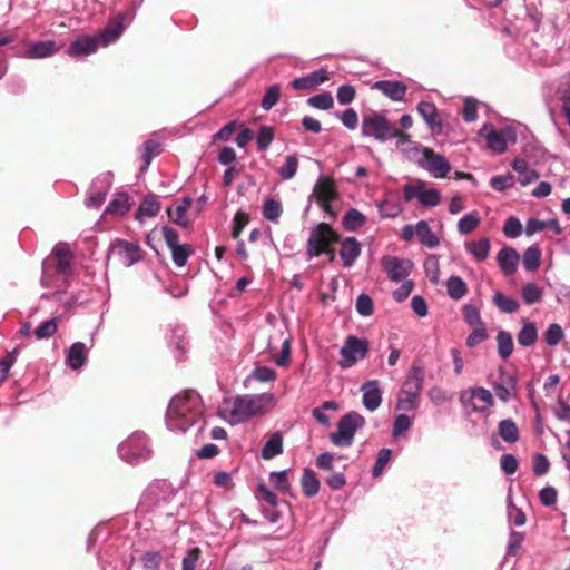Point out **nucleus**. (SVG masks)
Wrapping results in <instances>:
<instances>
[{"label":"nucleus","instance_id":"nucleus-39","mask_svg":"<svg viewBox=\"0 0 570 570\" xmlns=\"http://www.w3.org/2000/svg\"><path fill=\"white\" fill-rule=\"evenodd\" d=\"M498 354L502 360H507L513 352L512 335L507 331H499L497 334Z\"/></svg>","mask_w":570,"mask_h":570},{"label":"nucleus","instance_id":"nucleus-46","mask_svg":"<svg viewBox=\"0 0 570 570\" xmlns=\"http://www.w3.org/2000/svg\"><path fill=\"white\" fill-rule=\"evenodd\" d=\"M297 168H298V158L296 155H289L285 158V161L284 164L278 168V175L284 179V180H289L292 179L296 173H297Z\"/></svg>","mask_w":570,"mask_h":570},{"label":"nucleus","instance_id":"nucleus-41","mask_svg":"<svg viewBox=\"0 0 570 570\" xmlns=\"http://www.w3.org/2000/svg\"><path fill=\"white\" fill-rule=\"evenodd\" d=\"M160 145L158 141L149 139L146 140L142 145L141 160L142 164L140 166L141 171H146L153 160L159 154Z\"/></svg>","mask_w":570,"mask_h":570},{"label":"nucleus","instance_id":"nucleus-15","mask_svg":"<svg viewBox=\"0 0 570 570\" xmlns=\"http://www.w3.org/2000/svg\"><path fill=\"white\" fill-rule=\"evenodd\" d=\"M112 184V174L104 173L96 177L89 188L85 205L89 208H98L106 200L107 193Z\"/></svg>","mask_w":570,"mask_h":570},{"label":"nucleus","instance_id":"nucleus-16","mask_svg":"<svg viewBox=\"0 0 570 570\" xmlns=\"http://www.w3.org/2000/svg\"><path fill=\"white\" fill-rule=\"evenodd\" d=\"M479 135L485 139L488 148L497 154H502L507 150L508 138L514 140V135L511 130H494L490 124H484L479 130Z\"/></svg>","mask_w":570,"mask_h":570},{"label":"nucleus","instance_id":"nucleus-10","mask_svg":"<svg viewBox=\"0 0 570 570\" xmlns=\"http://www.w3.org/2000/svg\"><path fill=\"white\" fill-rule=\"evenodd\" d=\"M174 489L166 481L151 483L144 492L139 508L141 511H149L156 507L170 501L174 498Z\"/></svg>","mask_w":570,"mask_h":570},{"label":"nucleus","instance_id":"nucleus-61","mask_svg":"<svg viewBox=\"0 0 570 570\" xmlns=\"http://www.w3.org/2000/svg\"><path fill=\"white\" fill-rule=\"evenodd\" d=\"M514 185V177L510 174L493 176L490 179V186L497 191H504Z\"/></svg>","mask_w":570,"mask_h":570},{"label":"nucleus","instance_id":"nucleus-57","mask_svg":"<svg viewBox=\"0 0 570 570\" xmlns=\"http://www.w3.org/2000/svg\"><path fill=\"white\" fill-rule=\"evenodd\" d=\"M163 556L158 551H147L141 557V563L145 570H159Z\"/></svg>","mask_w":570,"mask_h":570},{"label":"nucleus","instance_id":"nucleus-62","mask_svg":"<svg viewBox=\"0 0 570 570\" xmlns=\"http://www.w3.org/2000/svg\"><path fill=\"white\" fill-rule=\"evenodd\" d=\"M169 343L175 345L179 355H183L186 351L185 330L180 326L174 327Z\"/></svg>","mask_w":570,"mask_h":570},{"label":"nucleus","instance_id":"nucleus-44","mask_svg":"<svg viewBox=\"0 0 570 570\" xmlns=\"http://www.w3.org/2000/svg\"><path fill=\"white\" fill-rule=\"evenodd\" d=\"M59 317H52L39 324L35 330V336L37 340H46L51 337L58 330Z\"/></svg>","mask_w":570,"mask_h":570},{"label":"nucleus","instance_id":"nucleus-35","mask_svg":"<svg viewBox=\"0 0 570 570\" xmlns=\"http://www.w3.org/2000/svg\"><path fill=\"white\" fill-rule=\"evenodd\" d=\"M302 491L305 497L313 498L318 493L320 481L311 469H305L301 479Z\"/></svg>","mask_w":570,"mask_h":570},{"label":"nucleus","instance_id":"nucleus-9","mask_svg":"<svg viewBox=\"0 0 570 570\" xmlns=\"http://www.w3.org/2000/svg\"><path fill=\"white\" fill-rule=\"evenodd\" d=\"M368 352V342L355 335H348L340 350L341 358L338 364L342 368H350L358 361L366 357Z\"/></svg>","mask_w":570,"mask_h":570},{"label":"nucleus","instance_id":"nucleus-45","mask_svg":"<svg viewBox=\"0 0 570 570\" xmlns=\"http://www.w3.org/2000/svg\"><path fill=\"white\" fill-rule=\"evenodd\" d=\"M169 249L171 252L173 262L178 267L185 266L189 256L193 253V248L188 244H180Z\"/></svg>","mask_w":570,"mask_h":570},{"label":"nucleus","instance_id":"nucleus-36","mask_svg":"<svg viewBox=\"0 0 570 570\" xmlns=\"http://www.w3.org/2000/svg\"><path fill=\"white\" fill-rule=\"evenodd\" d=\"M465 248L476 261L482 262L489 256L490 240L484 237L478 242H468Z\"/></svg>","mask_w":570,"mask_h":570},{"label":"nucleus","instance_id":"nucleus-2","mask_svg":"<svg viewBox=\"0 0 570 570\" xmlns=\"http://www.w3.org/2000/svg\"><path fill=\"white\" fill-rule=\"evenodd\" d=\"M275 405L273 393L246 394L237 396L225 407L226 420L230 424H239L249 419L263 415Z\"/></svg>","mask_w":570,"mask_h":570},{"label":"nucleus","instance_id":"nucleus-33","mask_svg":"<svg viewBox=\"0 0 570 570\" xmlns=\"http://www.w3.org/2000/svg\"><path fill=\"white\" fill-rule=\"evenodd\" d=\"M124 24L120 19L111 21L107 24L105 30L100 35H96L99 38L101 47H106L109 43L116 41L124 32Z\"/></svg>","mask_w":570,"mask_h":570},{"label":"nucleus","instance_id":"nucleus-58","mask_svg":"<svg viewBox=\"0 0 570 570\" xmlns=\"http://www.w3.org/2000/svg\"><path fill=\"white\" fill-rule=\"evenodd\" d=\"M412 425V420L404 413H400L395 416L392 428V435L394 438L400 436L406 432Z\"/></svg>","mask_w":570,"mask_h":570},{"label":"nucleus","instance_id":"nucleus-23","mask_svg":"<svg viewBox=\"0 0 570 570\" xmlns=\"http://www.w3.org/2000/svg\"><path fill=\"white\" fill-rule=\"evenodd\" d=\"M417 112L424 119L431 131L440 134L442 131V121L440 114L433 102L421 101L417 107Z\"/></svg>","mask_w":570,"mask_h":570},{"label":"nucleus","instance_id":"nucleus-59","mask_svg":"<svg viewBox=\"0 0 570 570\" xmlns=\"http://www.w3.org/2000/svg\"><path fill=\"white\" fill-rule=\"evenodd\" d=\"M269 481L273 487L281 492H287L289 490L286 470L271 472Z\"/></svg>","mask_w":570,"mask_h":570},{"label":"nucleus","instance_id":"nucleus-30","mask_svg":"<svg viewBox=\"0 0 570 570\" xmlns=\"http://www.w3.org/2000/svg\"><path fill=\"white\" fill-rule=\"evenodd\" d=\"M130 209L129 197L125 193H117L104 212V216H124Z\"/></svg>","mask_w":570,"mask_h":570},{"label":"nucleus","instance_id":"nucleus-11","mask_svg":"<svg viewBox=\"0 0 570 570\" xmlns=\"http://www.w3.org/2000/svg\"><path fill=\"white\" fill-rule=\"evenodd\" d=\"M403 197L405 202L417 199L425 207H435L441 200L440 191L435 188H426L425 183L421 180L404 185Z\"/></svg>","mask_w":570,"mask_h":570},{"label":"nucleus","instance_id":"nucleus-18","mask_svg":"<svg viewBox=\"0 0 570 570\" xmlns=\"http://www.w3.org/2000/svg\"><path fill=\"white\" fill-rule=\"evenodd\" d=\"M119 261L127 267L136 264L141 259L140 246L124 239H118L110 248Z\"/></svg>","mask_w":570,"mask_h":570},{"label":"nucleus","instance_id":"nucleus-31","mask_svg":"<svg viewBox=\"0 0 570 570\" xmlns=\"http://www.w3.org/2000/svg\"><path fill=\"white\" fill-rule=\"evenodd\" d=\"M160 210V203L155 195H147L140 203L136 218L142 220L144 218H151L158 215Z\"/></svg>","mask_w":570,"mask_h":570},{"label":"nucleus","instance_id":"nucleus-50","mask_svg":"<svg viewBox=\"0 0 570 570\" xmlns=\"http://www.w3.org/2000/svg\"><path fill=\"white\" fill-rule=\"evenodd\" d=\"M187 212L184 207H179L178 205L175 207L167 208V215L176 225L188 228L191 225V222L187 217Z\"/></svg>","mask_w":570,"mask_h":570},{"label":"nucleus","instance_id":"nucleus-37","mask_svg":"<svg viewBox=\"0 0 570 570\" xmlns=\"http://www.w3.org/2000/svg\"><path fill=\"white\" fill-rule=\"evenodd\" d=\"M538 340L537 326L531 322H525L517 335V341L521 346H532Z\"/></svg>","mask_w":570,"mask_h":570},{"label":"nucleus","instance_id":"nucleus-43","mask_svg":"<svg viewBox=\"0 0 570 570\" xmlns=\"http://www.w3.org/2000/svg\"><path fill=\"white\" fill-rule=\"evenodd\" d=\"M493 303L501 312L504 313H514L520 307L517 299L507 296L501 292H495L493 294Z\"/></svg>","mask_w":570,"mask_h":570},{"label":"nucleus","instance_id":"nucleus-27","mask_svg":"<svg viewBox=\"0 0 570 570\" xmlns=\"http://www.w3.org/2000/svg\"><path fill=\"white\" fill-rule=\"evenodd\" d=\"M88 357V348L81 343H73L68 351L67 354V365L72 370H80Z\"/></svg>","mask_w":570,"mask_h":570},{"label":"nucleus","instance_id":"nucleus-64","mask_svg":"<svg viewBox=\"0 0 570 570\" xmlns=\"http://www.w3.org/2000/svg\"><path fill=\"white\" fill-rule=\"evenodd\" d=\"M522 233V225L517 217H510L503 225V234L509 238H517Z\"/></svg>","mask_w":570,"mask_h":570},{"label":"nucleus","instance_id":"nucleus-56","mask_svg":"<svg viewBox=\"0 0 570 570\" xmlns=\"http://www.w3.org/2000/svg\"><path fill=\"white\" fill-rule=\"evenodd\" d=\"M279 97V87L277 85L268 87L261 102L262 108L271 110L278 102Z\"/></svg>","mask_w":570,"mask_h":570},{"label":"nucleus","instance_id":"nucleus-13","mask_svg":"<svg viewBox=\"0 0 570 570\" xmlns=\"http://www.w3.org/2000/svg\"><path fill=\"white\" fill-rule=\"evenodd\" d=\"M72 262V253L67 246H56L49 257L42 263V284L48 286L47 277L51 266L55 264V271L58 274H67Z\"/></svg>","mask_w":570,"mask_h":570},{"label":"nucleus","instance_id":"nucleus-17","mask_svg":"<svg viewBox=\"0 0 570 570\" xmlns=\"http://www.w3.org/2000/svg\"><path fill=\"white\" fill-rule=\"evenodd\" d=\"M314 195L317 205L328 214H332L331 203L337 197L334 181L328 177H321L315 187Z\"/></svg>","mask_w":570,"mask_h":570},{"label":"nucleus","instance_id":"nucleus-38","mask_svg":"<svg viewBox=\"0 0 570 570\" xmlns=\"http://www.w3.org/2000/svg\"><path fill=\"white\" fill-rule=\"evenodd\" d=\"M498 433L508 443H515L519 440V429L511 419L499 422Z\"/></svg>","mask_w":570,"mask_h":570},{"label":"nucleus","instance_id":"nucleus-8","mask_svg":"<svg viewBox=\"0 0 570 570\" xmlns=\"http://www.w3.org/2000/svg\"><path fill=\"white\" fill-rule=\"evenodd\" d=\"M413 154L415 157V163L435 178H443L451 170V166L446 158L440 154L434 153L430 148L415 146Z\"/></svg>","mask_w":570,"mask_h":570},{"label":"nucleus","instance_id":"nucleus-63","mask_svg":"<svg viewBox=\"0 0 570 570\" xmlns=\"http://www.w3.org/2000/svg\"><path fill=\"white\" fill-rule=\"evenodd\" d=\"M273 139H274V131L271 127L262 126L258 129L256 142L261 150H266L269 147V145L272 144Z\"/></svg>","mask_w":570,"mask_h":570},{"label":"nucleus","instance_id":"nucleus-22","mask_svg":"<svg viewBox=\"0 0 570 570\" xmlns=\"http://www.w3.org/2000/svg\"><path fill=\"white\" fill-rule=\"evenodd\" d=\"M361 255V243L355 237H346L341 243L340 258L345 268L354 265Z\"/></svg>","mask_w":570,"mask_h":570},{"label":"nucleus","instance_id":"nucleus-19","mask_svg":"<svg viewBox=\"0 0 570 570\" xmlns=\"http://www.w3.org/2000/svg\"><path fill=\"white\" fill-rule=\"evenodd\" d=\"M100 46L99 38L96 35L83 36L73 40L66 52L75 59H82L96 52Z\"/></svg>","mask_w":570,"mask_h":570},{"label":"nucleus","instance_id":"nucleus-52","mask_svg":"<svg viewBox=\"0 0 570 570\" xmlns=\"http://www.w3.org/2000/svg\"><path fill=\"white\" fill-rule=\"evenodd\" d=\"M522 299L525 304H534L542 297V291L535 283H527L521 291Z\"/></svg>","mask_w":570,"mask_h":570},{"label":"nucleus","instance_id":"nucleus-26","mask_svg":"<svg viewBox=\"0 0 570 570\" xmlns=\"http://www.w3.org/2000/svg\"><path fill=\"white\" fill-rule=\"evenodd\" d=\"M327 79L328 77L326 69L321 68L308 73L307 76L294 79L291 85L295 90H306L316 88Z\"/></svg>","mask_w":570,"mask_h":570},{"label":"nucleus","instance_id":"nucleus-28","mask_svg":"<svg viewBox=\"0 0 570 570\" xmlns=\"http://www.w3.org/2000/svg\"><path fill=\"white\" fill-rule=\"evenodd\" d=\"M512 168L518 173V181L522 186H527L539 179L538 171L531 168L523 158H515L512 163Z\"/></svg>","mask_w":570,"mask_h":570},{"label":"nucleus","instance_id":"nucleus-6","mask_svg":"<svg viewBox=\"0 0 570 570\" xmlns=\"http://www.w3.org/2000/svg\"><path fill=\"white\" fill-rule=\"evenodd\" d=\"M361 131L364 137H373L381 142L392 139V136H399L396 128L391 126L385 115L377 111L363 115Z\"/></svg>","mask_w":570,"mask_h":570},{"label":"nucleus","instance_id":"nucleus-25","mask_svg":"<svg viewBox=\"0 0 570 570\" xmlns=\"http://www.w3.org/2000/svg\"><path fill=\"white\" fill-rule=\"evenodd\" d=\"M498 266L504 275H512L519 265L520 256L512 247L502 248L497 255Z\"/></svg>","mask_w":570,"mask_h":570},{"label":"nucleus","instance_id":"nucleus-12","mask_svg":"<svg viewBox=\"0 0 570 570\" xmlns=\"http://www.w3.org/2000/svg\"><path fill=\"white\" fill-rule=\"evenodd\" d=\"M381 266L393 283L404 282L413 269L412 261L392 255L382 256Z\"/></svg>","mask_w":570,"mask_h":570},{"label":"nucleus","instance_id":"nucleus-29","mask_svg":"<svg viewBox=\"0 0 570 570\" xmlns=\"http://www.w3.org/2000/svg\"><path fill=\"white\" fill-rule=\"evenodd\" d=\"M416 237L420 244L426 248H435L440 245V238L432 232L426 220L416 223Z\"/></svg>","mask_w":570,"mask_h":570},{"label":"nucleus","instance_id":"nucleus-5","mask_svg":"<svg viewBox=\"0 0 570 570\" xmlns=\"http://www.w3.org/2000/svg\"><path fill=\"white\" fill-rule=\"evenodd\" d=\"M365 425V419L357 412L344 414L337 423V430L330 434L332 443L338 448H348L354 442L357 430Z\"/></svg>","mask_w":570,"mask_h":570},{"label":"nucleus","instance_id":"nucleus-21","mask_svg":"<svg viewBox=\"0 0 570 570\" xmlns=\"http://www.w3.org/2000/svg\"><path fill=\"white\" fill-rule=\"evenodd\" d=\"M61 46L55 40H41L30 42L26 49L24 57L28 59H45L55 56Z\"/></svg>","mask_w":570,"mask_h":570},{"label":"nucleus","instance_id":"nucleus-32","mask_svg":"<svg viewBox=\"0 0 570 570\" xmlns=\"http://www.w3.org/2000/svg\"><path fill=\"white\" fill-rule=\"evenodd\" d=\"M282 453H283V435L281 432H275L265 442V444L261 451V456L264 460H271Z\"/></svg>","mask_w":570,"mask_h":570},{"label":"nucleus","instance_id":"nucleus-7","mask_svg":"<svg viewBox=\"0 0 570 570\" xmlns=\"http://www.w3.org/2000/svg\"><path fill=\"white\" fill-rule=\"evenodd\" d=\"M118 453L124 461L137 464L150 456L151 449L146 434L135 432L118 446Z\"/></svg>","mask_w":570,"mask_h":570},{"label":"nucleus","instance_id":"nucleus-3","mask_svg":"<svg viewBox=\"0 0 570 570\" xmlns=\"http://www.w3.org/2000/svg\"><path fill=\"white\" fill-rule=\"evenodd\" d=\"M424 371L420 366H413L399 392L395 410L400 412L416 411L420 405V395L423 389Z\"/></svg>","mask_w":570,"mask_h":570},{"label":"nucleus","instance_id":"nucleus-49","mask_svg":"<svg viewBox=\"0 0 570 570\" xmlns=\"http://www.w3.org/2000/svg\"><path fill=\"white\" fill-rule=\"evenodd\" d=\"M307 104L315 109L328 110L334 106V99L330 92H322L309 97Z\"/></svg>","mask_w":570,"mask_h":570},{"label":"nucleus","instance_id":"nucleus-34","mask_svg":"<svg viewBox=\"0 0 570 570\" xmlns=\"http://www.w3.org/2000/svg\"><path fill=\"white\" fill-rule=\"evenodd\" d=\"M365 223V215L355 208L348 209L342 218L343 228L347 232H356L364 226Z\"/></svg>","mask_w":570,"mask_h":570},{"label":"nucleus","instance_id":"nucleus-40","mask_svg":"<svg viewBox=\"0 0 570 570\" xmlns=\"http://www.w3.org/2000/svg\"><path fill=\"white\" fill-rule=\"evenodd\" d=\"M522 264L529 272L537 271L541 265V250L537 246H530L522 256Z\"/></svg>","mask_w":570,"mask_h":570},{"label":"nucleus","instance_id":"nucleus-4","mask_svg":"<svg viewBox=\"0 0 570 570\" xmlns=\"http://www.w3.org/2000/svg\"><path fill=\"white\" fill-rule=\"evenodd\" d=\"M340 242V235L326 223L315 225L309 233L306 244V256L311 261L323 254L334 257L332 244Z\"/></svg>","mask_w":570,"mask_h":570},{"label":"nucleus","instance_id":"nucleus-53","mask_svg":"<svg viewBox=\"0 0 570 570\" xmlns=\"http://www.w3.org/2000/svg\"><path fill=\"white\" fill-rule=\"evenodd\" d=\"M462 313H463L464 321L471 327H478V326L484 325V323L482 322L480 312L474 305H471V304L464 305Z\"/></svg>","mask_w":570,"mask_h":570},{"label":"nucleus","instance_id":"nucleus-42","mask_svg":"<svg viewBox=\"0 0 570 570\" xmlns=\"http://www.w3.org/2000/svg\"><path fill=\"white\" fill-rule=\"evenodd\" d=\"M446 291L452 299H461L468 292L465 282L459 276H451L446 281Z\"/></svg>","mask_w":570,"mask_h":570},{"label":"nucleus","instance_id":"nucleus-20","mask_svg":"<svg viewBox=\"0 0 570 570\" xmlns=\"http://www.w3.org/2000/svg\"><path fill=\"white\" fill-rule=\"evenodd\" d=\"M362 403L371 412L377 410L382 403V391L377 380H368L361 386Z\"/></svg>","mask_w":570,"mask_h":570},{"label":"nucleus","instance_id":"nucleus-60","mask_svg":"<svg viewBox=\"0 0 570 570\" xmlns=\"http://www.w3.org/2000/svg\"><path fill=\"white\" fill-rule=\"evenodd\" d=\"M515 382L514 379L510 377L508 384H495L493 390L495 395L502 402H508L514 394Z\"/></svg>","mask_w":570,"mask_h":570},{"label":"nucleus","instance_id":"nucleus-24","mask_svg":"<svg viewBox=\"0 0 570 570\" xmlns=\"http://www.w3.org/2000/svg\"><path fill=\"white\" fill-rule=\"evenodd\" d=\"M373 88L380 90L384 96L393 101H402L405 97L407 87L402 81L380 80L373 85Z\"/></svg>","mask_w":570,"mask_h":570},{"label":"nucleus","instance_id":"nucleus-1","mask_svg":"<svg viewBox=\"0 0 570 570\" xmlns=\"http://www.w3.org/2000/svg\"><path fill=\"white\" fill-rule=\"evenodd\" d=\"M204 405L195 390H184L174 395L166 412V424L170 431L185 433L202 420Z\"/></svg>","mask_w":570,"mask_h":570},{"label":"nucleus","instance_id":"nucleus-48","mask_svg":"<svg viewBox=\"0 0 570 570\" xmlns=\"http://www.w3.org/2000/svg\"><path fill=\"white\" fill-rule=\"evenodd\" d=\"M282 212V204L278 200L269 198L264 202L263 216L265 219L276 222L281 217Z\"/></svg>","mask_w":570,"mask_h":570},{"label":"nucleus","instance_id":"nucleus-14","mask_svg":"<svg viewBox=\"0 0 570 570\" xmlns=\"http://www.w3.org/2000/svg\"><path fill=\"white\" fill-rule=\"evenodd\" d=\"M464 406H471L472 411L484 413L493 406L494 401L491 392L484 387H470L460 395Z\"/></svg>","mask_w":570,"mask_h":570},{"label":"nucleus","instance_id":"nucleus-51","mask_svg":"<svg viewBox=\"0 0 570 570\" xmlns=\"http://www.w3.org/2000/svg\"><path fill=\"white\" fill-rule=\"evenodd\" d=\"M480 223V218L475 213L464 215L458 223V230L462 235L473 232Z\"/></svg>","mask_w":570,"mask_h":570},{"label":"nucleus","instance_id":"nucleus-55","mask_svg":"<svg viewBox=\"0 0 570 570\" xmlns=\"http://www.w3.org/2000/svg\"><path fill=\"white\" fill-rule=\"evenodd\" d=\"M543 335L549 346H556L564 336L562 327L557 323L550 324Z\"/></svg>","mask_w":570,"mask_h":570},{"label":"nucleus","instance_id":"nucleus-54","mask_svg":"<svg viewBox=\"0 0 570 570\" xmlns=\"http://www.w3.org/2000/svg\"><path fill=\"white\" fill-rule=\"evenodd\" d=\"M392 451L390 449H381L377 453L375 464L372 470V475L374 478H377L382 475L385 466L387 465L389 461L391 460Z\"/></svg>","mask_w":570,"mask_h":570},{"label":"nucleus","instance_id":"nucleus-47","mask_svg":"<svg viewBox=\"0 0 570 570\" xmlns=\"http://www.w3.org/2000/svg\"><path fill=\"white\" fill-rule=\"evenodd\" d=\"M423 267L425 275L431 281V283L438 284L440 278V265L438 256L429 255L424 261Z\"/></svg>","mask_w":570,"mask_h":570}]
</instances>
